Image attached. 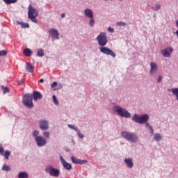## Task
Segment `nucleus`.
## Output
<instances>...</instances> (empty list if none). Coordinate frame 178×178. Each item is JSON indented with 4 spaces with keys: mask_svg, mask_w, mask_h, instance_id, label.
<instances>
[{
    "mask_svg": "<svg viewBox=\"0 0 178 178\" xmlns=\"http://www.w3.org/2000/svg\"><path fill=\"white\" fill-rule=\"evenodd\" d=\"M35 141L36 143L37 147L39 148L45 147L46 144H48L47 139L42 136H39V138H36Z\"/></svg>",
    "mask_w": 178,
    "mask_h": 178,
    "instance_id": "10",
    "label": "nucleus"
},
{
    "mask_svg": "<svg viewBox=\"0 0 178 178\" xmlns=\"http://www.w3.org/2000/svg\"><path fill=\"white\" fill-rule=\"evenodd\" d=\"M44 172L48 173L49 176H51L52 177H59V175H60V170L58 168H54V165L51 164L46 165Z\"/></svg>",
    "mask_w": 178,
    "mask_h": 178,
    "instance_id": "6",
    "label": "nucleus"
},
{
    "mask_svg": "<svg viewBox=\"0 0 178 178\" xmlns=\"http://www.w3.org/2000/svg\"><path fill=\"white\" fill-rule=\"evenodd\" d=\"M153 137L155 141H157V142L162 141V135H161V134L159 133L154 134Z\"/></svg>",
    "mask_w": 178,
    "mask_h": 178,
    "instance_id": "22",
    "label": "nucleus"
},
{
    "mask_svg": "<svg viewBox=\"0 0 178 178\" xmlns=\"http://www.w3.org/2000/svg\"><path fill=\"white\" fill-rule=\"evenodd\" d=\"M71 161L73 163L76 165H84V163H87L88 161L87 160H81L80 159H77L74 156H71Z\"/></svg>",
    "mask_w": 178,
    "mask_h": 178,
    "instance_id": "14",
    "label": "nucleus"
},
{
    "mask_svg": "<svg viewBox=\"0 0 178 178\" xmlns=\"http://www.w3.org/2000/svg\"><path fill=\"white\" fill-rule=\"evenodd\" d=\"M176 26L178 27V19L176 21Z\"/></svg>",
    "mask_w": 178,
    "mask_h": 178,
    "instance_id": "48",
    "label": "nucleus"
},
{
    "mask_svg": "<svg viewBox=\"0 0 178 178\" xmlns=\"http://www.w3.org/2000/svg\"><path fill=\"white\" fill-rule=\"evenodd\" d=\"M40 83H44V79H40Z\"/></svg>",
    "mask_w": 178,
    "mask_h": 178,
    "instance_id": "46",
    "label": "nucleus"
},
{
    "mask_svg": "<svg viewBox=\"0 0 178 178\" xmlns=\"http://www.w3.org/2000/svg\"><path fill=\"white\" fill-rule=\"evenodd\" d=\"M173 52V48L172 47H166L164 49L161 51V54L163 58H170V54Z\"/></svg>",
    "mask_w": 178,
    "mask_h": 178,
    "instance_id": "12",
    "label": "nucleus"
},
{
    "mask_svg": "<svg viewBox=\"0 0 178 178\" xmlns=\"http://www.w3.org/2000/svg\"><path fill=\"white\" fill-rule=\"evenodd\" d=\"M113 112L117 113L120 118H124L125 119H130L131 118V113L127 109L118 104L113 106Z\"/></svg>",
    "mask_w": 178,
    "mask_h": 178,
    "instance_id": "1",
    "label": "nucleus"
},
{
    "mask_svg": "<svg viewBox=\"0 0 178 178\" xmlns=\"http://www.w3.org/2000/svg\"><path fill=\"white\" fill-rule=\"evenodd\" d=\"M124 162L128 169H131L134 166V163H133V159L131 157L125 158Z\"/></svg>",
    "mask_w": 178,
    "mask_h": 178,
    "instance_id": "17",
    "label": "nucleus"
},
{
    "mask_svg": "<svg viewBox=\"0 0 178 178\" xmlns=\"http://www.w3.org/2000/svg\"><path fill=\"white\" fill-rule=\"evenodd\" d=\"M84 14L86 17H88L89 19H92V17H94V13L92 12V10L90 8H86L84 10Z\"/></svg>",
    "mask_w": 178,
    "mask_h": 178,
    "instance_id": "18",
    "label": "nucleus"
},
{
    "mask_svg": "<svg viewBox=\"0 0 178 178\" xmlns=\"http://www.w3.org/2000/svg\"><path fill=\"white\" fill-rule=\"evenodd\" d=\"M0 154L1 155H3V147H0Z\"/></svg>",
    "mask_w": 178,
    "mask_h": 178,
    "instance_id": "41",
    "label": "nucleus"
},
{
    "mask_svg": "<svg viewBox=\"0 0 178 178\" xmlns=\"http://www.w3.org/2000/svg\"><path fill=\"white\" fill-rule=\"evenodd\" d=\"M2 170H4L5 172H10V170H12V168H10V166L4 164L3 165Z\"/></svg>",
    "mask_w": 178,
    "mask_h": 178,
    "instance_id": "29",
    "label": "nucleus"
},
{
    "mask_svg": "<svg viewBox=\"0 0 178 178\" xmlns=\"http://www.w3.org/2000/svg\"><path fill=\"white\" fill-rule=\"evenodd\" d=\"M156 14H154V17H155Z\"/></svg>",
    "mask_w": 178,
    "mask_h": 178,
    "instance_id": "51",
    "label": "nucleus"
},
{
    "mask_svg": "<svg viewBox=\"0 0 178 178\" xmlns=\"http://www.w3.org/2000/svg\"><path fill=\"white\" fill-rule=\"evenodd\" d=\"M6 92H9V88H3V94H6Z\"/></svg>",
    "mask_w": 178,
    "mask_h": 178,
    "instance_id": "40",
    "label": "nucleus"
},
{
    "mask_svg": "<svg viewBox=\"0 0 178 178\" xmlns=\"http://www.w3.org/2000/svg\"><path fill=\"white\" fill-rule=\"evenodd\" d=\"M8 51H5V50H1L0 51V56H6V55H7Z\"/></svg>",
    "mask_w": 178,
    "mask_h": 178,
    "instance_id": "35",
    "label": "nucleus"
},
{
    "mask_svg": "<svg viewBox=\"0 0 178 178\" xmlns=\"http://www.w3.org/2000/svg\"><path fill=\"white\" fill-rule=\"evenodd\" d=\"M168 91H172V90H170V89H168Z\"/></svg>",
    "mask_w": 178,
    "mask_h": 178,
    "instance_id": "50",
    "label": "nucleus"
},
{
    "mask_svg": "<svg viewBox=\"0 0 178 178\" xmlns=\"http://www.w3.org/2000/svg\"><path fill=\"white\" fill-rule=\"evenodd\" d=\"M162 76L159 75V77L157 78V83H161L162 82Z\"/></svg>",
    "mask_w": 178,
    "mask_h": 178,
    "instance_id": "38",
    "label": "nucleus"
},
{
    "mask_svg": "<svg viewBox=\"0 0 178 178\" xmlns=\"http://www.w3.org/2000/svg\"><path fill=\"white\" fill-rule=\"evenodd\" d=\"M39 129H40L42 131H47V130H49V121L45 119L40 120Z\"/></svg>",
    "mask_w": 178,
    "mask_h": 178,
    "instance_id": "9",
    "label": "nucleus"
},
{
    "mask_svg": "<svg viewBox=\"0 0 178 178\" xmlns=\"http://www.w3.org/2000/svg\"><path fill=\"white\" fill-rule=\"evenodd\" d=\"M31 54H33V51L29 48L24 50V55H25V56H31Z\"/></svg>",
    "mask_w": 178,
    "mask_h": 178,
    "instance_id": "26",
    "label": "nucleus"
},
{
    "mask_svg": "<svg viewBox=\"0 0 178 178\" xmlns=\"http://www.w3.org/2000/svg\"><path fill=\"white\" fill-rule=\"evenodd\" d=\"M61 17H62L63 19L65 18V17H66V14H65V13L61 14Z\"/></svg>",
    "mask_w": 178,
    "mask_h": 178,
    "instance_id": "43",
    "label": "nucleus"
},
{
    "mask_svg": "<svg viewBox=\"0 0 178 178\" xmlns=\"http://www.w3.org/2000/svg\"><path fill=\"white\" fill-rule=\"evenodd\" d=\"M108 31H109V33H115V29H113V28H112V27H111V26H109L108 28Z\"/></svg>",
    "mask_w": 178,
    "mask_h": 178,
    "instance_id": "37",
    "label": "nucleus"
},
{
    "mask_svg": "<svg viewBox=\"0 0 178 178\" xmlns=\"http://www.w3.org/2000/svg\"><path fill=\"white\" fill-rule=\"evenodd\" d=\"M56 86H58V83L54 81L53 82V83L51 85V88H55V87H56Z\"/></svg>",
    "mask_w": 178,
    "mask_h": 178,
    "instance_id": "39",
    "label": "nucleus"
},
{
    "mask_svg": "<svg viewBox=\"0 0 178 178\" xmlns=\"http://www.w3.org/2000/svg\"><path fill=\"white\" fill-rule=\"evenodd\" d=\"M42 136L44 138L47 139V140H49V136H50V134L49 131H44L42 132Z\"/></svg>",
    "mask_w": 178,
    "mask_h": 178,
    "instance_id": "31",
    "label": "nucleus"
},
{
    "mask_svg": "<svg viewBox=\"0 0 178 178\" xmlns=\"http://www.w3.org/2000/svg\"><path fill=\"white\" fill-rule=\"evenodd\" d=\"M49 34L54 38V40H59V31L56 29H51L49 31Z\"/></svg>",
    "mask_w": 178,
    "mask_h": 178,
    "instance_id": "16",
    "label": "nucleus"
},
{
    "mask_svg": "<svg viewBox=\"0 0 178 178\" xmlns=\"http://www.w3.org/2000/svg\"><path fill=\"white\" fill-rule=\"evenodd\" d=\"M18 178H29V173L26 171L19 172L18 173Z\"/></svg>",
    "mask_w": 178,
    "mask_h": 178,
    "instance_id": "21",
    "label": "nucleus"
},
{
    "mask_svg": "<svg viewBox=\"0 0 178 178\" xmlns=\"http://www.w3.org/2000/svg\"><path fill=\"white\" fill-rule=\"evenodd\" d=\"M52 99L54 104H55L56 105H59V100H58V98H56V96L55 95L52 96Z\"/></svg>",
    "mask_w": 178,
    "mask_h": 178,
    "instance_id": "32",
    "label": "nucleus"
},
{
    "mask_svg": "<svg viewBox=\"0 0 178 178\" xmlns=\"http://www.w3.org/2000/svg\"><path fill=\"white\" fill-rule=\"evenodd\" d=\"M33 97L34 101H37L38 99H42V95H41L40 92L36 90L33 92Z\"/></svg>",
    "mask_w": 178,
    "mask_h": 178,
    "instance_id": "19",
    "label": "nucleus"
},
{
    "mask_svg": "<svg viewBox=\"0 0 178 178\" xmlns=\"http://www.w3.org/2000/svg\"><path fill=\"white\" fill-rule=\"evenodd\" d=\"M67 127H69V129H71V130H74V131H76L78 137H79L81 140H83V138H84V134H83V133H81V131L79 128L76 127V126L69 124L67 125Z\"/></svg>",
    "mask_w": 178,
    "mask_h": 178,
    "instance_id": "11",
    "label": "nucleus"
},
{
    "mask_svg": "<svg viewBox=\"0 0 178 178\" xmlns=\"http://www.w3.org/2000/svg\"><path fill=\"white\" fill-rule=\"evenodd\" d=\"M72 144H74H74H76V142L74 141V139H72Z\"/></svg>",
    "mask_w": 178,
    "mask_h": 178,
    "instance_id": "47",
    "label": "nucleus"
},
{
    "mask_svg": "<svg viewBox=\"0 0 178 178\" xmlns=\"http://www.w3.org/2000/svg\"><path fill=\"white\" fill-rule=\"evenodd\" d=\"M152 9L154 11V12H158V10H159V9H161V4H154L152 6Z\"/></svg>",
    "mask_w": 178,
    "mask_h": 178,
    "instance_id": "28",
    "label": "nucleus"
},
{
    "mask_svg": "<svg viewBox=\"0 0 178 178\" xmlns=\"http://www.w3.org/2000/svg\"><path fill=\"white\" fill-rule=\"evenodd\" d=\"M17 24L22 26V29H29L30 27L29 23L20 22L19 21H17Z\"/></svg>",
    "mask_w": 178,
    "mask_h": 178,
    "instance_id": "25",
    "label": "nucleus"
},
{
    "mask_svg": "<svg viewBox=\"0 0 178 178\" xmlns=\"http://www.w3.org/2000/svg\"><path fill=\"white\" fill-rule=\"evenodd\" d=\"M132 120L139 124H147L149 120V115L148 114H143L142 115L134 114Z\"/></svg>",
    "mask_w": 178,
    "mask_h": 178,
    "instance_id": "2",
    "label": "nucleus"
},
{
    "mask_svg": "<svg viewBox=\"0 0 178 178\" xmlns=\"http://www.w3.org/2000/svg\"><path fill=\"white\" fill-rule=\"evenodd\" d=\"M60 161L65 169L66 170H70L72 169V164L67 163L66 161H65V159H63V156H60Z\"/></svg>",
    "mask_w": 178,
    "mask_h": 178,
    "instance_id": "15",
    "label": "nucleus"
},
{
    "mask_svg": "<svg viewBox=\"0 0 178 178\" xmlns=\"http://www.w3.org/2000/svg\"><path fill=\"white\" fill-rule=\"evenodd\" d=\"M38 16V10L37 8H34L31 4L29 6L28 8V18L29 20H31L33 23H38L37 21V17Z\"/></svg>",
    "mask_w": 178,
    "mask_h": 178,
    "instance_id": "4",
    "label": "nucleus"
},
{
    "mask_svg": "<svg viewBox=\"0 0 178 178\" xmlns=\"http://www.w3.org/2000/svg\"><path fill=\"white\" fill-rule=\"evenodd\" d=\"M99 47H106L108 44V35L106 32H100L96 38Z\"/></svg>",
    "mask_w": 178,
    "mask_h": 178,
    "instance_id": "5",
    "label": "nucleus"
},
{
    "mask_svg": "<svg viewBox=\"0 0 178 178\" xmlns=\"http://www.w3.org/2000/svg\"><path fill=\"white\" fill-rule=\"evenodd\" d=\"M58 86H59L60 88H62V87H63V86L62 85V83H59V84H58Z\"/></svg>",
    "mask_w": 178,
    "mask_h": 178,
    "instance_id": "44",
    "label": "nucleus"
},
{
    "mask_svg": "<svg viewBox=\"0 0 178 178\" xmlns=\"http://www.w3.org/2000/svg\"><path fill=\"white\" fill-rule=\"evenodd\" d=\"M25 69L28 73H33V72H34V67L29 63H26Z\"/></svg>",
    "mask_w": 178,
    "mask_h": 178,
    "instance_id": "20",
    "label": "nucleus"
},
{
    "mask_svg": "<svg viewBox=\"0 0 178 178\" xmlns=\"http://www.w3.org/2000/svg\"><path fill=\"white\" fill-rule=\"evenodd\" d=\"M145 127H147L148 129L151 136H154V128H152V126H151L149 122L146 123Z\"/></svg>",
    "mask_w": 178,
    "mask_h": 178,
    "instance_id": "24",
    "label": "nucleus"
},
{
    "mask_svg": "<svg viewBox=\"0 0 178 178\" xmlns=\"http://www.w3.org/2000/svg\"><path fill=\"white\" fill-rule=\"evenodd\" d=\"M3 1H17V0H3Z\"/></svg>",
    "mask_w": 178,
    "mask_h": 178,
    "instance_id": "49",
    "label": "nucleus"
},
{
    "mask_svg": "<svg viewBox=\"0 0 178 178\" xmlns=\"http://www.w3.org/2000/svg\"><path fill=\"white\" fill-rule=\"evenodd\" d=\"M115 25L118 27H124V26H127V24H126V22H116Z\"/></svg>",
    "mask_w": 178,
    "mask_h": 178,
    "instance_id": "30",
    "label": "nucleus"
},
{
    "mask_svg": "<svg viewBox=\"0 0 178 178\" xmlns=\"http://www.w3.org/2000/svg\"><path fill=\"white\" fill-rule=\"evenodd\" d=\"M121 136L127 141H130V143H133L134 144L138 143V136L133 132L122 131Z\"/></svg>",
    "mask_w": 178,
    "mask_h": 178,
    "instance_id": "3",
    "label": "nucleus"
},
{
    "mask_svg": "<svg viewBox=\"0 0 178 178\" xmlns=\"http://www.w3.org/2000/svg\"><path fill=\"white\" fill-rule=\"evenodd\" d=\"M10 156V151H6L4 152V157L6 158V159H9V156Z\"/></svg>",
    "mask_w": 178,
    "mask_h": 178,
    "instance_id": "34",
    "label": "nucleus"
},
{
    "mask_svg": "<svg viewBox=\"0 0 178 178\" xmlns=\"http://www.w3.org/2000/svg\"><path fill=\"white\" fill-rule=\"evenodd\" d=\"M95 25V21L94 20V17L90 18V20L89 22V26L90 27H94Z\"/></svg>",
    "mask_w": 178,
    "mask_h": 178,
    "instance_id": "33",
    "label": "nucleus"
},
{
    "mask_svg": "<svg viewBox=\"0 0 178 178\" xmlns=\"http://www.w3.org/2000/svg\"><path fill=\"white\" fill-rule=\"evenodd\" d=\"M6 5H10V3H16V1H5Z\"/></svg>",
    "mask_w": 178,
    "mask_h": 178,
    "instance_id": "36",
    "label": "nucleus"
},
{
    "mask_svg": "<svg viewBox=\"0 0 178 178\" xmlns=\"http://www.w3.org/2000/svg\"><path fill=\"white\" fill-rule=\"evenodd\" d=\"M175 34H176L177 37L178 38V30L175 31Z\"/></svg>",
    "mask_w": 178,
    "mask_h": 178,
    "instance_id": "45",
    "label": "nucleus"
},
{
    "mask_svg": "<svg viewBox=\"0 0 178 178\" xmlns=\"http://www.w3.org/2000/svg\"><path fill=\"white\" fill-rule=\"evenodd\" d=\"M40 131L38 130H34L32 132V136L35 138V140H37V138H40Z\"/></svg>",
    "mask_w": 178,
    "mask_h": 178,
    "instance_id": "27",
    "label": "nucleus"
},
{
    "mask_svg": "<svg viewBox=\"0 0 178 178\" xmlns=\"http://www.w3.org/2000/svg\"><path fill=\"white\" fill-rule=\"evenodd\" d=\"M17 83L19 86H22V84H23V79L19 80Z\"/></svg>",
    "mask_w": 178,
    "mask_h": 178,
    "instance_id": "42",
    "label": "nucleus"
},
{
    "mask_svg": "<svg viewBox=\"0 0 178 178\" xmlns=\"http://www.w3.org/2000/svg\"><path fill=\"white\" fill-rule=\"evenodd\" d=\"M99 52H101V54H104V55L110 56H112V58H116V54H115L110 48L105 46H102L99 48Z\"/></svg>",
    "mask_w": 178,
    "mask_h": 178,
    "instance_id": "8",
    "label": "nucleus"
},
{
    "mask_svg": "<svg viewBox=\"0 0 178 178\" xmlns=\"http://www.w3.org/2000/svg\"><path fill=\"white\" fill-rule=\"evenodd\" d=\"M22 102L24 106L29 108H31L34 106L33 104V95L32 94H26L22 97Z\"/></svg>",
    "mask_w": 178,
    "mask_h": 178,
    "instance_id": "7",
    "label": "nucleus"
},
{
    "mask_svg": "<svg viewBox=\"0 0 178 178\" xmlns=\"http://www.w3.org/2000/svg\"><path fill=\"white\" fill-rule=\"evenodd\" d=\"M37 56L39 58H42L45 54L44 53V49L40 48L37 49V53H36Z\"/></svg>",
    "mask_w": 178,
    "mask_h": 178,
    "instance_id": "23",
    "label": "nucleus"
},
{
    "mask_svg": "<svg viewBox=\"0 0 178 178\" xmlns=\"http://www.w3.org/2000/svg\"><path fill=\"white\" fill-rule=\"evenodd\" d=\"M158 72V64L152 61L150 63V70L149 73L152 76H154V74H156Z\"/></svg>",
    "mask_w": 178,
    "mask_h": 178,
    "instance_id": "13",
    "label": "nucleus"
}]
</instances>
